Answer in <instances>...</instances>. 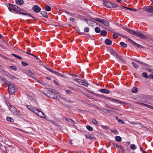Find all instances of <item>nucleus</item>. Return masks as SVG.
Masks as SVG:
<instances>
[{
	"mask_svg": "<svg viewBox=\"0 0 153 153\" xmlns=\"http://www.w3.org/2000/svg\"><path fill=\"white\" fill-rule=\"evenodd\" d=\"M125 30L132 34L140 37L141 39H145L146 38V36L144 34L141 33L138 31H135L128 28H125Z\"/></svg>",
	"mask_w": 153,
	"mask_h": 153,
	"instance_id": "nucleus-1",
	"label": "nucleus"
},
{
	"mask_svg": "<svg viewBox=\"0 0 153 153\" xmlns=\"http://www.w3.org/2000/svg\"><path fill=\"white\" fill-rule=\"evenodd\" d=\"M8 5L9 6H7V7L9 11L11 12H12V11H13L14 12L18 13L19 11H23V9H21L16 5L10 3L8 4Z\"/></svg>",
	"mask_w": 153,
	"mask_h": 153,
	"instance_id": "nucleus-2",
	"label": "nucleus"
},
{
	"mask_svg": "<svg viewBox=\"0 0 153 153\" xmlns=\"http://www.w3.org/2000/svg\"><path fill=\"white\" fill-rule=\"evenodd\" d=\"M94 95L98 96L101 98H103L105 100H110L112 101H114L115 102H118L121 104H123L125 103V102H123L121 101L118 100L114 99V98H111L110 97H106L105 96L101 95L100 94H94Z\"/></svg>",
	"mask_w": 153,
	"mask_h": 153,
	"instance_id": "nucleus-3",
	"label": "nucleus"
},
{
	"mask_svg": "<svg viewBox=\"0 0 153 153\" xmlns=\"http://www.w3.org/2000/svg\"><path fill=\"white\" fill-rule=\"evenodd\" d=\"M56 91L53 89H49L48 91V94H45L49 98L55 99H56L57 96L56 95Z\"/></svg>",
	"mask_w": 153,
	"mask_h": 153,
	"instance_id": "nucleus-4",
	"label": "nucleus"
},
{
	"mask_svg": "<svg viewBox=\"0 0 153 153\" xmlns=\"http://www.w3.org/2000/svg\"><path fill=\"white\" fill-rule=\"evenodd\" d=\"M16 88L14 84H10L8 85V91L10 94L16 92Z\"/></svg>",
	"mask_w": 153,
	"mask_h": 153,
	"instance_id": "nucleus-5",
	"label": "nucleus"
},
{
	"mask_svg": "<svg viewBox=\"0 0 153 153\" xmlns=\"http://www.w3.org/2000/svg\"><path fill=\"white\" fill-rule=\"evenodd\" d=\"M143 11H148L149 12H153V7L152 6H147L142 8Z\"/></svg>",
	"mask_w": 153,
	"mask_h": 153,
	"instance_id": "nucleus-6",
	"label": "nucleus"
},
{
	"mask_svg": "<svg viewBox=\"0 0 153 153\" xmlns=\"http://www.w3.org/2000/svg\"><path fill=\"white\" fill-rule=\"evenodd\" d=\"M10 109L12 112L15 114H16L18 115H19L20 114L19 112H18L16 108L13 106L10 105Z\"/></svg>",
	"mask_w": 153,
	"mask_h": 153,
	"instance_id": "nucleus-7",
	"label": "nucleus"
},
{
	"mask_svg": "<svg viewBox=\"0 0 153 153\" xmlns=\"http://www.w3.org/2000/svg\"><path fill=\"white\" fill-rule=\"evenodd\" d=\"M32 9L34 12L36 13L39 12L41 11V8L37 5H34L32 8Z\"/></svg>",
	"mask_w": 153,
	"mask_h": 153,
	"instance_id": "nucleus-8",
	"label": "nucleus"
},
{
	"mask_svg": "<svg viewBox=\"0 0 153 153\" xmlns=\"http://www.w3.org/2000/svg\"><path fill=\"white\" fill-rule=\"evenodd\" d=\"M34 113L40 117H44L42 115V111L38 108L36 109L35 112H34Z\"/></svg>",
	"mask_w": 153,
	"mask_h": 153,
	"instance_id": "nucleus-9",
	"label": "nucleus"
},
{
	"mask_svg": "<svg viewBox=\"0 0 153 153\" xmlns=\"http://www.w3.org/2000/svg\"><path fill=\"white\" fill-rule=\"evenodd\" d=\"M103 4L106 7L108 8H111V4L112 3L107 1H105V0H103Z\"/></svg>",
	"mask_w": 153,
	"mask_h": 153,
	"instance_id": "nucleus-10",
	"label": "nucleus"
},
{
	"mask_svg": "<svg viewBox=\"0 0 153 153\" xmlns=\"http://www.w3.org/2000/svg\"><path fill=\"white\" fill-rule=\"evenodd\" d=\"M85 136L87 139H89L91 140H96V138L94 137V136L93 135L90 134H86Z\"/></svg>",
	"mask_w": 153,
	"mask_h": 153,
	"instance_id": "nucleus-11",
	"label": "nucleus"
},
{
	"mask_svg": "<svg viewBox=\"0 0 153 153\" xmlns=\"http://www.w3.org/2000/svg\"><path fill=\"white\" fill-rule=\"evenodd\" d=\"M137 104H139L140 105H142L143 106L147 107L149 108L153 109V107H152L151 105H148L143 103L140 102H137Z\"/></svg>",
	"mask_w": 153,
	"mask_h": 153,
	"instance_id": "nucleus-12",
	"label": "nucleus"
},
{
	"mask_svg": "<svg viewBox=\"0 0 153 153\" xmlns=\"http://www.w3.org/2000/svg\"><path fill=\"white\" fill-rule=\"evenodd\" d=\"M27 107L29 110L34 113L35 112L36 109L37 108H36L32 107L30 105H27Z\"/></svg>",
	"mask_w": 153,
	"mask_h": 153,
	"instance_id": "nucleus-13",
	"label": "nucleus"
},
{
	"mask_svg": "<svg viewBox=\"0 0 153 153\" xmlns=\"http://www.w3.org/2000/svg\"><path fill=\"white\" fill-rule=\"evenodd\" d=\"M87 23L88 24L91 25L92 26H93V25L97 24V23L96 22H93L90 20H87Z\"/></svg>",
	"mask_w": 153,
	"mask_h": 153,
	"instance_id": "nucleus-14",
	"label": "nucleus"
},
{
	"mask_svg": "<svg viewBox=\"0 0 153 153\" xmlns=\"http://www.w3.org/2000/svg\"><path fill=\"white\" fill-rule=\"evenodd\" d=\"M18 13L19 14H22V15H24L27 16H29L33 18H34V17L32 16V15L30 14V13H27L22 12H21V11L18 12Z\"/></svg>",
	"mask_w": 153,
	"mask_h": 153,
	"instance_id": "nucleus-15",
	"label": "nucleus"
},
{
	"mask_svg": "<svg viewBox=\"0 0 153 153\" xmlns=\"http://www.w3.org/2000/svg\"><path fill=\"white\" fill-rule=\"evenodd\" d=\"M109 52L111 55L114 56L116 57L118 55L115 51L112 49H111L109 50Z\"/></svg>",
	"mask_w": 153,
	"mask_h": 153,
	"instance_id": "nucleus-16",
	"label": "nucleus"
},
{
	"mask_svg": "<svg viewBox=\"0 0 153 153\" xmlns=\"http://www.w3.org/2000/svg\"><path fill=\"white\" fill-rule=\"evenodd\" d=\"M100 91L102 93L105 94H109L110 93L109 91L106 89H102L100 90Z\"/></svg>",
	"mask_w": 153,
	"mask_h": 153,
	"instance_id": "nucleus-17",
	"label": "nucleus"
},
{
	"mask_svg": "<svg viewBox=\"0 0 153 153\" xmlns=\"http://www.w3.org/2000/svg\"><path fill=\"white\" fill-rule=\"evenodd\" d=\"M65 120L67 121V122L70 123L71 124L73 125L75 123V121L71 119H68L66 117H65Z\"/></svg>",
	"mask_w": 153,
	"mask_h": 153,
	"instance_id": "nucleus-18",
	"label": "nucleus"
},
{
	"mask_svg": "<svg viewBox=\"0 0 153 153\" xmlns=\"http://www.w3.org/2000/svg\"><path fill=\"white\" fill-rule=\"evenodd\" d=\"M25 52L27 54L29 55H31V56H34L35 58L38 61H39V62H41V60L38 57H36V56H35L34 55H33L32 53H29L28 52Z\"/></svg>",
	"mask_w": 153,
	"mask_h": 153,
	"instance_id": "nucleus-19",
	"label": "nucleus"
},
{
	"mask_svg": "<svg viewBox=\"0 0 153 153\" xmlns=\"http://www.w3.org/2000/svg\"><path fill=\"white\" fill-rule=\"evenodd\" d=\"M105 43L108 45H111L112 44V42L111 40L108 39L105 40Z\"/></svg>",
	"mask_w": 153,
	"mask_h": 153,
	"instance_id": "nucleus-20",
	"label": "nucleus"
},
{
	"mask_svg": "<svg viewBox=\"0 0 153 153\" xmlns=\"http://www.w3.org/2000/svg\"><path fill=\"white\" fill-rule=\"evenodd\" d=\"M92 122L93 124L97 126H98L99 125V123L96 120L94 119H92Z\"/></svg>",
	"mask_w": 153,
	"mask_h": 153,
	"instance_id": "nucleus-21",
	"label": "nucleus"
},
{
	"mask_svg": "<svg viewBox=\"0 0 153 153\" xmlns=\"http://www.w3.org/2000/svg\"><path fill=\"white\" fill-rule=\"evenodd\" d=\"M134 46H136L138 48H143V47L142 45L136 43L135 42H133V44H132Z\"/></svg>",
	"mask_w": 153,
	"mask_h": 153,
	"instance_id": "nucleus-22",
	"label": "nucleus"
},
{
	"mask_svg": "<svg viewBox=\"0 0 153 153\" xmlns=\"http://www.w3.org/2000/svg\"><path fill=\"white\" fill-rule=\"evenodd\" d=\"M116 58L123 63L125 62L124 60L123 59L122 56H119L117 55Z\"/></svg>",
	"mask_w": 153,
	"mask_h": 153,
	"instance_id": "nucleus-23",
	"label": "nucleus"
},
{
	"mask_svg": "<svg viewBox=\"0 0 153 153\" xmlns=\"http://www.w3.org/2000/svg\"><path fill=\"white\" fill-rule=\"evenodd\" d=\"M16 2L17 4L20 5L23 4L24 3L23 0H16Z\"/></svg>",
	"mask_w": 153,
	"mask_h": 153,
	"instance_id": "nucleus-24",
	"label": "nucleus"
},
{
	"mask_svg": "<svg viewBox=\"0 0 153 153\" xmlns=\"http://www.w3.org/2000/svg\"><path fill=\"white\" fill-rule=\"evenodd\" d=\"M137 88L135 87H134L131 89V91L133 93H137L138 92Z\"/></svg>",
	"mask_w": 153,
	"mask_h": 153,
	"instance_id": "nucleus-25",
	"label": "nucleus"
},
{
	"mask_svg": "<svg viewBox=\"0 0 153 153\" xmlns=\"http://www.w3.org/2000/svg\"><path fill=\"white\" fill-rule=\"evenodd\" d=\"M45 67L47 70L49 71L50 72L54 74H55V72H56V71H54L52 70V69L49 68H48V67H47L46 66H45Z\"/></svg>",
	"mask_w": 153,
	"mask_h": 153,
	"instance_id": "nucleus-26",
	"label": "nucleus"
},
{
	"mask_svg": "<svg viewBox=\"0 0 153 153\" xmlns=\"http://www.w3.org/2000/svg\"><path fill=\"white\" fill-rule=\"evenodd\" d=\"M27 74L29 76H31L34 74V72L31 71L30 69L28 70L27 72Z\"/></svg>",
	"mask_w": 153,
	"mask_h": 153,
	"instance_id": "nucleus-27",
	"label": "nucleus"
},
{
	"mask_svg": "<svg viewBox=\"0 0 153 153\" xmlns=\"http://www.w3.org/2000/svg\"><path fill=\"white\" fill-rule=\"evenodd\" d=\"M103 22L102 23V24H103L104 25L106 26H108L109 25V22L106 21L105 20H103Z\"/></svg>",
	"mask_w": 153,
	"mask_h": 153,
	"instance_id": "nucleus-28",
	"label": "nucleus"
},
{
	"mask_svg": "<svg viewBox=\"0 0 153 153\" xmlns=\"http://www.w3.org/2000/svg\"><path fill=\"white\" fill-rule=\"evenodd\" d=\"M41 14L45 17L47 18L48 16L47 15V13L45 11H42L41 13Z\"/></svg>",
	"mask_w": 153,
	"mask_h": 153,
	"instance_id": "nucleus-29",
	"label": "nucleus"
},
{
	"mask_svg": "<svg viewBox=\"0 0 153 153\" xmlns=\"http://www.w3.org/2000/svg\"><path fill=\"white\" fill-rule=\"evenodd\" d=\"M107 32L106 30H103L101 31V34L103 36H105L107 35Z\"/></svg>",
	"mask_w": 153,
	"mask_h": 153,
	"instance_id": "nucleus-30",
	"label": "nucleus"
},
{
	"mask_svg": "<svg viewBox=\"0 0 153 153\" xmlns=\"http://www.w3.org/2000/svg\"><path fill=\"white\" fill-rule=\"evenodd\" d=\"M113 144L114 147H116L118 148H119L121 149L123 148L122 146L121 145H118L117 144L113 143Z\"/></svg>",
	"mask_w": 153,
	"mask_h": 153,
	"instance_id": "nucleus-31",
	"label": "nucleus"
},
{
	"mask_svg": "<svg viewBox=\"0 0 153 153\" xmlns=\"http://www.w3.org/2000/svg\"><path fill=\"white\" fill-rule=\"evenodd\" d=\"M142 76L146 79L149 78V76L148 75L146 72H143L142 74Z\"/></svg>",
	"mask_w": 153,
	"mask_h": 153,
	"instance_id": "nucleus-32",
	"label": "nucleus"
},
{
	"mask_svg": "<svg viewBox=\"0 0 153 153\" xmlns=\"http://www.w3.org/2000/svg\"><path fill=\"white\" fill-rule=\"evenodd\" d=\"M120 44L121 46L125 48L127 47V45L123 42H120Z\"/></svg>",
	"mask_w": 153,
	"mask_h": 153,
	"instance_id": "nucleus-33",
	"label": "nucleus"
},
{
	"mask_svg": "<svg viewBox=\"0 0 153 153\" xmlns=\"http://www.w3.org/2000/svg\"><path fill=\"white\" fill-rule=\"evenodd\" d=\"M115 140L117 141L120 142L122 140V139L121 137L119 136H117L115 138Z\"/></svg>",
	"mask_w": 153,
	"mask_h": 153,
	"instance_id": "nucleus-34",
	"label": "nucleus"
},
{
	"mask_svg": "<svg viewBox=\"0 0 153 153\" xmlns=\"http://www.w3.org/2000/svg\"><path fill=\"white\" fill-rule=\"evenodd\" d=\"M95 20L96 21H97L98 22H101V23H102V22L103 21V19H101L99 18H96L95 19Z\"/></svg>",
	"mask_w": 153,
	"mask_h": 153,
	"instance_id": "nucleus-35",
	"label": "nucleus"
},
{
	"mask_svg": "<svg viewBox=\"0 0 153 153\" xmlns=\"http://www.w3.org/2000/svg\"><path fill=\"white\" fill-rule=\"evenodd\" d=\"M81 84L86 87H88V83L86 82L85 81H83V80H82V82Z\"/></svg>",
	"mask_w": 153,
	"mask_h": 153,
	"instance_id": "nucleus-36",
	"label": "nucleus"
},
{
	"mask_svg": "<svg viewBox=\"0 0 153 153\" xmlns=\"http://www.w3.org/2000/svg\"><path fill=\"white\" fill-rule=\"evenodd\" d=\"M55 74H56V75H58V76H61L62 77H65V76L63 74H61V73H59L56 71V72H55Z\"/></svg>",
	"mask_w": 153,
	"mask_h": 153,
	"instance_id": "nucleus-37",
	"label": "nucleus"
},
{
	"mask_svg": "<svg viewBox=\"0 0 153 153\" xmlns=\"http://www.w3.org/2000/svg\"><path fill=\"white\" fill-rule=\"evenodd\" d=\"M74 81L77 82L78 83H79V84H81L82 82V80L81 79H74Z\"/></svg>",
	"mask_w": 153,
	"mask_h": 153,
	"instance_id": "nucleus-38",
	"label": "nucleus"
},
{
	"mask_svg": "<svg viewBox=\"0 0 153 153\" xmlns=\"http://www.w3.org/2000/svg\"><path fill=\"white\" fill-rule=\"evenodd\" d=\"M45 10L48 11H50L51 10V8L50 7L48 6H46L45 7Z\"/></svg>",
	"mask_w": 153,
	"mask_h": 153,
	"instance_id": "nucleus-39",
	"label": "nucleus"
},
{
	"mask_svg": "<svg viewBox=\"0 0 153 153\" xmlns=\"http://www.w3.org/2000/svg\"><path fill=\"white\" fill-rule=\"evenodd\" d=\"M86 128L88 130L90 131H92L93 130V128L92 127L89 125L86 126Z\"/></svg>",
	"mask_w": 153,
	"mask_h": 153,
	"instance_id": "nucleus-40",
	"label": "nucleus"
},
{
	"mask_svg": "<svg viewBox=\"0 0 153 153\" xmlns=\"http://www.w3.org/2000/svg\"><path fill=\"white\" fill-rule=\"evenodd\" d=\"M111 8H116L118 6L117 4L115 3H111Z\"/></svg>",
	"mask_w": 153,
	"mask_h": 153,
	"instance_id": "nucleus-41",
	"label": "nucleus"
},
{
	"mask_svg": "<svg viewBox=\"0 0 153 153\" xmlns=\"http://www.w3.org/2000/svg\"><path fill=\"white\" fill-rule=\"evenodd\" d=\"M7 120L8 121L10 122H13L14 121L13 119L11 117H8L7 118Z\"/></svg>",
	"mask_w": 153,
	"mask_h": 153,
	"instance_id": "nucleus-42",
	"label": "nucleus"
},
{
	"mask_svg": "<svg viewBox=\"0 0 153 153\" xmlns=\"http://www.w3.org/2000/svg\"><path fill=\"white\" fill-rule=\"evenodd\" d=\"M95 30L97 33H99L100 32V30L98 27H96L95 29Z\"/></svg>",
	"mask_w": 153,
	"mask_h": 153,
	"instance_id": "nucleus-43",
	"label": "nucleus"
},
{
	"mask_svg": "<svg viewBox=\"0 0 153 153\" xmlns=\"http://www.w3.org/2000/svg\"><path fill=\"white\" fill-rule=\"evenodd\" d=\"M132 64L134 66V67L136 68H138V65L136 63L134 62H132Z\"/></svg>",
	"mask_w": 153,
	"mask_h": 153,
	"instance_id": "nucleus-44",
	"label": "nucleus"
},
{
	"mask_svg": "<svg viewBox=\"0 0 153 153\" xmlns=\"http://www.w3.org/2000/svg\"><path fill=\"white\" fill-rule=\"evenodd\" d=\"M130 148L133 150H135L136 149V147L134 144H132L130 146Z\"/></svg>",
	"mask_w": 153,
	"mask_h": 153,
	"instance_id": "nucleus-45",
	"label": "nucleus"
},
{
	"mask_svg": "<svg viewBox=\"0 0 153 153\" xmlns=\"http://www.w3.org/2000/svg\"><path fill=\"white\" fill-rule=\"evenodd\" d=\"M12 55L14 56H15V57L16 58H17L18 59H22V58L19 56L17 55H16V54H14V53H12Z\"/></svg>",
	"mask_w": 153,
	"mask_h": 153,
	"instance_id": "nucleus-46",
	"label": "nucleus"
},
{
	"mask_svg": "<svg viewBox=\"0 0 153 153\" xmlns=\"http://www.w3.org/2000/svg\"><path fill=\"white\" fill-rule=\"evenodd\" d=\"M9 67L11 68L13 70H14L15 71H16L17 70V68L15 66H10Z\"/></svg>",
	"mask_w": 153,
	"mask_h": 153,
	"instance_id": "nucleus-47",
	"label": "nucleus"
},
{
	"mask_svg": "<svg viewBox=\"0 0 153 153\" xmlns=\"http://www.w3.org/2000/svg\"><path fill=\"white\" fill-rule=\"evenodd\" d=\"M126 9H128L129 10H131V11H137V10L136 9H135V8H128L127 7H125Z\"/></svg>",
	"mask_w": 153,
	"mask_h": 153,
	"instance_id": "nucleus-48",
	"label": "nucleus"
},
{
	"mask_svg": "<svg viewBox=\"0 0 153 153\" xmlns=\"http://www.w3.org/2000/svg\"><path fill=\"white\" fill-rule=\"evenodd\" d=\"M89 27H85L84 29V31L86 32H88L89 31Z\"/></svg>",
	"mask_w": 153,
	"mask_h": 153,
	"instance_id": "nucleus-49",
	"label": "nucleus"
},
{
	"mask_svg": "<svg viewBox=\"0 0 153 153\" xmlns=\"http://www.w3.org/2000/svg\"><path fill=\"white\" fill-rule=\"evenodd\" d=\"M21 63L22 65H23V66H26L28 65V64L27 63L25 62H22Z\"/></svg>",
	"mask_w": 153,
	"mask_h": 153,
	"instance_id": "nucleus-50",
	"label": "nucleus"
},
{
	"mask_svg": "<svg viewBox=\"0 0 153 153\" xmlns=\"http://www.w3.org/2000/svg\"><path fill=\"white\" fill-rule=\"evenodd\" d=\"M113 37L114 39H116L118 38V36L117 34H114L113 35Z\"/></svg>",
	"mask_w": 153,
	"mask_h": 153,
	"instance_id": "nucleus-51",
	"label": "nucleus"
},
{
	"mask_svg": "<svg viewBox=\"0 0 153 153\" xmlns=\"http://www.w3.org/2000/svg\"><path fill=\"white\" fill-rule=\"evenodd\" d=\"M117 121L119 123H122L123 124H124L125 123L124 122L123 120H120V119L117 120Z\"/></svg>",
	"mask_w": 153,
	"mask_h": 153,
	"instance_id": "nucleus-52",
	"label": "nucleus"
},
{
	"mask_svg": "<svg viewBox=\"0 0 153 153\" xmlns=\"http://www.w3.org/2000/svg\"><path fill=\"white\" fill-rule=\"evenodd\" d=\"M83 94L85 96H86L87 97H88V98H89V99H91V98H92L91 97V96H89V95H87V94H85V93H83Z\"/></svg>",
	"mask_w": 153,
	"mask_h": 153,
	"instance_id": "nucleus-53",
	"label": "nucleus"
},
{
	"mask_svg": "<svg viewBox=\"0 0 153 153\" xmlns=\"http://www.w3.org/2000/svg\"><path fill=\"white\" fill-rule=\"evenodd\" d=\"M1 79V80L3 81V82H5L6 80L4 78H2L1 77H0V79Z\"/></svg>",
	"mask_w": 153,
	"mask_h": 153,
	"instance_id": "nucleus-54",
	"label": "nucleus"
},
{
	"mask_svg": "<svg viewBox=\"0 0 153 153\" xmlns=\"http://www.w3.org/2000/svg\"><path fill=\"white\" fill-rule=\"evenodd\" d=\"M128 40L129 41L132 43V44H133V42H134V41L131 40V39L130 38H128Z\"/></svg>",
	"mask_w": 153,
	"mask_h": 153,
	"instance_id": "nucleus-55",
	"label": "nucleus"
},
{
	"mask_svg": "<svg viewBox=\"0 0 153 153\" xmlns=\"http://www.w3.org/2000/svg\"><path fill=\"white\" fill-rule=\"evenodd\" d=\"M149 78L153 79V75L152 74L149 75Z\"/></svg>",
	"mask_w": 153,
	"mask_h": 153,
	"instance_id": "nucleus-56",
	"label": "nucleus"
},
{
	"mask_svg": "<svg viewBox=\"0 0 153 153\" xmlns=\"http://www.w3.org/2000/svg\"><path fill=\"white\" fill-rule=\"evenodd\" d=\"M66 93L68 94H71V92L70 90H67L66 91Z\"/></svg>",
	"mask_w": 153,
	"mask_h": 153,
	"instance_id": "nucleus-57",
	"label": "nucleus"
},
{
	"mask_svg": "<svg viewBox=\"0 0 153 153\" xmlns=\"http://www.w3.org/2000/svg\"><path fill=\"white\" fill-rule=\"evenodd\" d=\"M70 20L72 21L73 22H74V18H71L70 19Z\"/></svg>",
	"mask_w": 153,
	"mask_h": 153,
	"instance_id": "nucleus-58",
	"label": "nucleus"
},
{
	"mask_svg": "<svg viewBox=\"0 0 153 153\" xmlns=\"http://www.w3.org/2000/svg\"><path fill=\"white\" fill-rule=\"evenodd\" d=\"M140 64H141L142 65H145V66H146L147 65V64H145L142 62H141Z\"/></svg>",
	"mask_w": 153,
	"mask_h": 153,
	"instance_id": "nucleus-59",
	"label": "nucleus"
},
{
	"mask_svg": "<svg viewBox=\"0 0 153 153\" xmlns=\"http://www.w3.org/2000/svg\"><path fill=\"white\" fill-rule=\"evenodd\" d=\"M87 91L88 92H90L91 93L93 94L94 95V94H95V93H93V92H92V91H90V90H88V89L87 90Z\"/></svg>",
	"mask_w": 153,
	"mask_h": 153,
	"instance_id": "nucleus-60",
	"label": "nucleus"
},
{
	"mask_svg": "<svg viewBox=\"0 0 153 153\" xmlns=\"http://www.w3.org/2000/svg\"><path fill=\"white\" fill-rule=\"evenodd\" d=\"M53 82L56 85H59V84L57 83V82L55 80H54Z\"/></svg>",
	"mask_w": 153,
	"mask_h": 153,
	"instance_id": "nucleus-61",
	"label": "nucleus"
},
{
	"mask_svg": "<svg viewBox=\"0 0 153 153\" xmlns=\"http://www.w3.org/2000/svg\"><path fill=\"white\" fill-rule=\"evenodd\" d=\"M42 116L43 117H43L44 118H45V114L44 113H43L42 112Z\"/></svg>",
	"mask_w": 153,
	"mask_h": 153,
	"instance_id": "nucleus-62",
	"label": "nucleus"
},
{
	"mask_svg": "<svg viewBox=\"0 0 153 153\" xmlns=\"http://www.w3.org/2000/svg\"><path fill=\"white\" fill-rule=\"evenodd\" d=\"M66 13H68V14H69V15H72V13H70V12H67Z\"/></svg>",
	"mask_w": 153,
	"mask_h": 153,
	"instance_id": "nucleus-63",
	"label": "nucleus"
},
{
	"mask_svg": "<svg viewBox=\"0 0 153 153\" xmlns=\"http://www.w3.org/2000/svg\"><path fill=\"white\" fill-rule=\"evenodd\" d=\"M46 78L49 80H50L51 79V78L49 77H46Z\"/></svg>",
	"mask_w": 153,
	"mask_h": 153,
	"instance_id": "nucleus-64",
	"label": "nucleus"
}]
</instances>
